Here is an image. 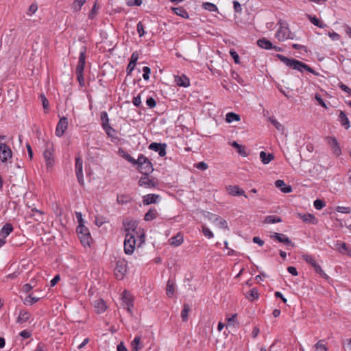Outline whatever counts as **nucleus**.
Here are the masks:
<instances>
[{
    "label": "nucleus",
    "mask_w": 351,
    "mask_h": 351,
    "mask_svg": "<svg viewBox=\"0 0 351 351\" xmlns=\"http://www.w3.org/2000/svg\"><path fill=\"white\" fill-rule=\"evenodd\" d=\"M275 185L277 188L280 189L282 193H289L292 191V187L290 185H287L282 180H278L275 182Z\"/></svg>",
    "instance_id": "nucleus-23"
},
{
    "label": "nucleus",
    "mask_w": 351,
    "mask_h": 351,
    "mask_svg": "<svg viewBox=\"0 0 351 351\" xmlns=\"http://www.w3.org/2000/svg\"><path fill=\"white\" fill-rule=\"evenodd\" d=\"M146 104L149 108H153L156 106V101L153 97H150L147 99Z\"/></svg>",
    "instance_id": "nucleus-61"
},
{
    "label": "nucleus",
    "mask_w": 351,
    "mask_h": 351,
    "mask_svg": "<svg viewBox=\"0 0 351 351\" xmlns=\"http://www.w3.org/2000/svg\"><path fill=\"white\" fill-rule=\"evenodd\" d=\"M258 295H258V289L256 288H253L247 293L246 298L249 300L252 301L255 299H258Z\"/></svg>",
    "instance_id": "nucleus-38"
},
{
    "label": "nucleus",
    "mask_w": 351,
    "mask_h": 351,
    "mask_svg": "<svg viewBox=\"0 0 351 351\" xmlns=\"http://www.w3.org/2000/svg\"><path fill=\"white\" fill-rule=\"evenodd\" d=\"M271 238L276 239L280 243L293 245L289 238L283 234L275 232L273 235H271Z\"/></svg>",
    "instance_id": "nucleus-21"
},
{
    "label": "nucleus",
    "mask_w": 351,
    "mask_h": 351,
    "mask_svg": "<svg viewBox=\"0 0 351 351\" xmlns=\"http://www.w3.org/2000/svg\"><path fill=\"white\" fill-rule=\"evenodd\" d=\"M282 219L280 217L276 215H269L267 216L264 220V223H275L281 222Z\"/></svg>",
    "instance_id": "nucleus-39"
},
{
    "label": "nucleus",
    "mask_w": 351,
    "mask_h": 351,
    "mask_svg": "<svg viewBox=\"0 0 351 351\" xmlns=\"http://www.w3.org/2000/svg\"><path fill=\"white\" fill-rule=\"evenodd\" d=\"M175 82L178 86L182 87H188L190 85L189 78L184 74L175 76Z\"/></svg>",
    "instance_id": "nucleus-19"
},
{
    "label": "nucleus",
    "mask_w": 351,
    "mask_h": 351,
    "mask_svg": "<svg viewBox=\"0 0 351 351\" xmlns=\"http://www.w3.org/2000/svg\"><path fill=\"white\" fill-rule=\"evenodd\" d=\"M100 118H101V122H102L101 125H102L103 128L110 125L109 124L108 115V113L106 111H103V112H101Z\"/></svg>",
    "instance_id": "nucleus-46"
},
{
    "label": "nucleus",
    "mask_w": 351,
    "mask_h": 351,
    "mask_svg": "<svg viewBox=\"0 0 351 351\" xmlns=\"http://www.w3.org/2000/svg\"><path fill=\"white\" fill-rule=\"evenodd\" d=\"M117 202L119 204H125L130 202V199H129L128 197H127L126 195H121L117 196Z\"/></svg>",
    "instance_id": "nucleus-50"
},
{
    "label": "nucleus",
    "mask_w": 351,
    "mask_h": 351,
    "mask_svg": "<svg viewBox=\"0 0 351 351\" xmlns=\"http://www.w3.org/2000/svg\"><path fill=\"white\" fill-rule=\"evenodd\" d=\"M160 197L157 194H147L143 197V203L144 205H149L151 204H156Z\"/></svg>",
    "instance_id": "nucleus-17"
},
{
    "label": "nucleus",
    "mask_w": 351,
    "mask_h": 351,
    "mask_svg": "<svg viewBox=\"0 0 351 351\" xmlns=\"http://www.w3.org/2000/svg\"><path fill=\"white\" fill-rule=\"evenodd\" d=\"M202 7L210 12H217L218 10L216 5L210 2L203 3Z\"/></svg>",
    "instance_id": "nucleus-43"
},
{
    "label": "nucleus",
    "mask_w": 351,
    "mask_h": 351,
    "mask_svg": "<svg viewBox=\"0 0 351 351\" xmlns=\"http://www.w3.org/2000/svg\"><path fill=\"white\" fill-rule=\"evenodd\" d=\"M30 317V313L26 311L21 310L17 317V323L22 324L26 322Z\"/></svg>",
    "instance_id": "nucleus-27"
},
{
    "label": "nucleus",
    "mask_w": 351,
    "mask_h": 351,
    "mask_svg": "<svg viewBox=\"0 0 351 351\" xmlns=\"http://www.w3.org/2000/svg\"><path fill=\"white\" fill-rule=\"evenodd\" d=\"M43 157L46 162L47 168L51 169L54 164L53 149H47L43 152Z\"/></svg>",
    "instance_id": "nucleus-15"
},
{
    "label": "nucleus",
    "mask_w": 351,
    "mask_h": 351,
    "mask_svg": "<svg viewBox=\"0 0 351 351\" xmlns=\"http://www.w3.org/2000/svg\"><path fill=\"white\" fill-rule=\"evenodd\" d=\"M95 307L98 313H104L107 308L106 302L102 299L97 300L95 302Z\"/></svg>",
    "instance_id": "nucleus-28"
},
{
    "label": "nucleus",
    "mask_w": 351,
    "mask_h": 351,
    "mask_svg": "<svg viewBox=\"0 0 351 351\" xmlns=\"http://www.w3.org/2000/svg\"><path fill=\"white\" fill-rule=\"evenodd\" d=\"M216 221H219V226L221 228L226 229L228 228V223L226 220L223 219L220 217H216L215 218Z\"/></svg>",
    "instance_id": "nucleus-54"
},
{
    "label": "nucleus",
    "mask_w": 351,
    "mask_h": 351,
    "mask_svg": "<svg viewBox=\"0 0 351 351\" xmlns=\"http://www.w3.org/2000/svg\"><path fill=\"white\" fill-rule=\"evenodd\" d=\"M143 77L145 80L147 81L149 79V74L151 73V69L149 66H144L143 68Z\"/></svg>",
    "instance_id": "nucleus-56"
},
{
    "label": "nucleus",
    "mask_w": 351,
    "mask_h": 351,
    "mask_svg": "<svg viewBox=\"0 0 351 351\" xmlns=\"http://www.w3.org/2000/svg\"><path fill=\"white\" fill-rule=\"evenodd\" d=\"M68 127V120L65 117H62L57 124L56 129V135L61 137Z\"/></svg>",
    "instance_id": "nucleus-12"
},
{
    "label": "nucleus",
    "mask_w": 351,
    "mask_h": 351,
    "mask_svg": "<svg viewBox=\"0 0 351 351\" xmlns=\"http://www.w3.org/2000/svg\"><path fill=\"white\" fill-rule=\"evenodd\" d=\"M166 293L169 297H171L174 293V284L173 282L171 280L167 281Z\"/></svg>",
    "instance_id": "nucleus-41"
},
{
    "label": "nucleus",
    "mask_w": 351,
    "mask_h": 351,
    "mask_svg": "<svg viewBox=\"0 0 351 351\" xmlns=\"http://www.w3.org/2000/svg\"><path fill=\"white\" fill-rule=\"evenodd\" d=\"M13 231V226L10 223H6L1 228V234L5 239Z\"/></svg>",
    "instance_id": "nucleus-33"
},
{
    "label": "nucleus",
    "mask_w": 351,
    "mask_h": 351,
    "mask_svg": "<svg viewBox=\"0 0 351 351\" xmlns=\"http://www.w3.org/2000/svg\"><path fill=\"white\" fill-rule=\"evenodd\" d=\"M335 249L339 252L341 254H347L351 256V249H350L347 244L340 241H337L335 243Z\"/></svg>",
    "instance_id": "nucleus-16"
},
{
    "label": "nucleus",
    "mask_w": 351,
    "mask_h": 351,
    "mask_svg": "<svg viewBox=\"0 0 351 351\" xmlns=\"http://www.w3.org/2000/svg\"><path fill=\"white\" fill-rule=\"evenodd\" d=\"M136 245L134 235L131 232H126L124 241V252L127 254H132L134 252Z\"/></svg>",
    "instance_id": "nucleus-7"
},
{
    "label": "nucleus",
    "mask_w": 351,
    "mask_h": 351,
    "mask_svg": "<svg viewBox=\"0 0 351 351\" xmlns=\"http://www.w3.org/2000/svg\"><path fill=\"white\" fill-rule=\"evenodd\" d=\"M183 241L182 235L180 233H178L169 239V243L171 245L179 246L183 243Z\"/></svg>",
    "instance_id": "nucleus-30"
},
{
    "label": "nucleus",
    "mask_w": 351,
    "mask_h": 351,
    "mask_svg": "<svg viewBox=\"0 0 351 351\" xmlns=\"http://www.w3.org/2000/svg\"><path fill=\"white\" fill-rule=\"evenodd\" d=\"M107 135L111 138L114 137V134L116 133V130L112 128L110 125L103 128Z\"/></svg>",
    "instance_id": "nucleus-49"
},
{
    "label": "nucleus",
    "mask_w": 351,
    "mask_h": 351,
    "mask_svg": "<svg viewBox=\"0 0 351 351\" xmlns=\"http://www.w3.org/2000/svg\"><path fill=\"white\" fill-rule=\"evenodd\" d=\"M12 156V152L6 144H1L0 145V160L2 162H5L9 158Z\"/></svg>",
    "instance_id": "nucleus-10"
},
{
    "label": "nucleus",
    "mask_w": 351,
    "mask_h": 351,
    "mask_svg": "<svg viewBox=\"0 0 351 351\" xmlns=\"http://www.w3.org/2000/svg\"><path fill=\"white\" fill-rule=\"evenodd\" d=\"M75 173H76V177H77L79 184L81 186H84V176H83V169H75Z\"/></svg>",
    "instance_id": "nucleus-47"
},
{
    "label": "nucleus",
    "mask_w": 351,
    "mask_h": 351,
    "mask_svg": "<svg viewBox=\"0 0 351 351\" xmlns=\"http://www.w3.org/2000/svg\"><path fill=\"white\" fill-rule=\"evenodd\" d=\"M277 25L279 27L276 32L275 36L279 41H285L288 39L293 40L295 38V34L290 31L286 21L279 20Z\"/></svg>",
    "instance_id": "nucleus-2"
},
{
    "label": "nucleus",
    "mask_w": 351,
    "mask_h": 351,
    "mask_svg": "<svg viewBox=\"0 0 351 351\" xmlns=\"http://www.w3.org/2000/svg\"><path fill=\"white\" fill-rule=\"evenodd\" d=\"M138 185L152 189L155 188L157 186V183L154 180V179L149 178V176H143L138 181Z\"/></svg>",
    "instance_id": "nucleus-13"
},
{
    "label": "nucleus",
    "mask_w": 351,
    "mask_h": 351,
    "mask_svg": "<svg viewBox=\"0 0 351 351\" xmlns=\"http://www.w3.org/2000/svg\"><path fill=\"white\" fill-rule=\"evenodd\" d=\"M119 153L128 162L132 163L133 165H136L137 159L136 160L134 159L133 157H132V156L130 154H129L128 153L125 152L123 149H119Z\"/></svg>",
    "instance_id": "nucleus-31"
},
{
    "label": "nucleus",
    "mask_w": 351,
    "mask_h": 351,
    "mask_svg": "<svg viewBox=\"0 0 351 351\" xmlns=\"http://www.w3.org/2000/svg\"><path fill=\"white\" fill-rule=\"evenodd\" d=\"M99 9V7L97 5V3L95 2L93 7L92 8L90 13L88 14V18L90 19H93L95 16L97 15V10Z\"/></svg>",
    "instance_id": "nucleus-53"
},
{
    "label": "nucleus",
    "mask_w": 351,
    "mask_h": 351,
    "mask_svg": "<svg viewBox=\"0 0 351 351\" xmlns=\"http://www.w3.org/2000/svg\"><path fill=\"white\" fill-rule=\"evenodd\" d=\"M171 9L178 16L184 19H188L189 17L187 11L183 7L172 8Z\"/></svg>",
    "instance_id": "nucleus-34"
},
{
    "label": "nucleus",
    "mask_w": 351,
    "mask_h": 351,
    "mask_svg": "<svg viewBox=\"0 0 351 351\" xmlns=\"http://www.w3.org/2000/svg\"><path fill=\"white\" fill-rule=\"evenodd\" d=\"M336 210L341 213H350L351 212V208L346 206H337L336 208Z\"/></svg>",
    "instance_id": "nucleus-60"
},
{
    "label": "nucleus",
    "mask_w": 351,
    "mask_h": 351,
    "mask_svg": "<svg viewBox=\"0 0 351 351\" xmlns=\"http://www.w3.org/2000/svg\"><path fill=\"white\" fill-rule=\"evenodd\" d=\"M339 121L346 129H348L350 127V121L343 111H340Z\"/></svg>",
    "instance_id": "nucleus-26"
},
{
    "label": "nucleus",
    "mask_w": 351,
    "mask_h": 351,
    "mask_svg": "<svg viewBox=\"0 0 351 351\" xmlns=\"http://www.w3.org/2000/svg\"><path fill=\"white\" fill-rule=\"evenodd\" d=\"M166 143L156 142L152 143L148 147L150 150L158 152L160 157H164L166 155Z\"/></svg>",
    "instance_id": "nucleus-11"
},
{
    "label": "nucleus",
    "mask_w": 351,
    "mask_h": 351,
    "mask_svg": "<svg viewBox=\"0 0 351 351\" xmlns=\"http://www.w3.org/2000/svg\"><path fill=\"white\" fill-rule=\"evenodd\" d=\"M324 341L325 340L321 339L314 346L316 351H328V349L324 344Z\"/></svg>",
    "instance_id": "nucleus-42"
},
{
    "label": "nucleus",
    "mask_w": 351,
    "mask_h": 351,
    "mask_svg": "<svg viewBox=\"0 0 351 351\" xmlns=\"http://www.w3.org/2000/svg\"><path fill=\"white\" fill-rule=\"evenodd\" d=\"M38 300V298L33 297L32 295H29L25 298L23 303L26 305H32L33 304L37 302Z\"/></svg>",
    "instance_id": "nucleus-45"
},
{
    "label": "nucleus",
    "mask_w": 351,
    "mask_h": 351,
    "mask_svg": "<svg viewBox=\"0 0 351 351\" xmlns=\"http://www.w3.org/2000/svg\"><path fill=\"white\" fill-rule=\"evenodd\" d=\"M338 86L341 90L347 93L349 95L351 96V88H349L348 86L340 82L338 84Z\"/></svg>",
    "instance_id": "nucleus-57"
},
{
    "label": "nucleus",
    "mask_w": 351,
    "mask_h": 351,
    "mask_svg": "<svg viewBox=\"0 0 351 351\" xmlns=\"http://www.w3.org/2000/svg\"><path fill=\"white\" fill-rule=\"evenodd\" d=\"M142 0H127L126 4L128 6H140L142 4Z\"/></svg>",
    "instance_id": "nucleus-59"
},
{
    "label": "nucleus",
    "mask_w": 351,
    "mask_h": 351,
    "mask_svg": "<svg viewBox=\"0 0 351 351\" xmlns=\"http://www.w3.org/2000/svg\"><path fill=\"white\" fill-rule=\"evenodd\" d=\"M158 212L156 208H151L149 210L145 213L144 219L146 221H152L156 219L158 217Z\"/></svg>",
    "instance_id": "nucleus-29"
},
{
    "label": "nucleus",
    "mask_w": 351,
    "mask_h": 351,
    "mask_svg": "<svg viewBox=\"0 0 351 351\" xmlns=\"http://www.w3.org/2000/svg\"><path fill=\"white\" fill-rule=\"evenodd\" d=\"M326 206V203L324 201L317 199L314 201V206L317 210L322 209Z\"/></svg>",
    "instance_id": "nucleus-52"
},
{
    "label": "nucleus",
    "mask_w": 351,
    "mask_h": 351,
    "mask_svg": "<svg viewBox=\"0 0 351 351\" xmlns=\"http://www.w3.org/2000/svg\"><path fill=\"white\" fill-rule=\"evenodd\" d=\"M136 30H137V32L138 33L140 37H142L145 35V32L144 30V25L141 21L138 23L137 27H136Z\"/></svg>",
    "instance_id": "nucleus-55"
},
{
    "label": "nucleus",
    "mask_w": 351,
    "mask_h": 351,
    "mask_svg": "<svg viewBox=\"0 0 351 351\" xmlns=\"http://www.w3.org/2000/svg\"><path fill=\"white\" fill-rule=\"evenodd\" d=\"M136 165H138L137 169L143 176H149L154 170L152 163L143 154L138 155Z\"/></svg>",
    "instance_id": "nucleus-3"
},
{
    "label": "nucleus",
    "mask_w": 351,
    "mask_h": 351,
    "mask_svg": "<svg viewBox=\"0 0 351 351\" xmlns=\"http://www.w3.org/2000/svg\"><path fill=\"white\" fill-rule=\"evenodd\" d=\"M227 190L228 193L231 195H243L246 198L247 197V196L245 194V191L241 189L238 186H228L227 187Z\"/></svg>",
    "instance_id": "nucleus-22"
},
{
    "label": "nucleus",
    "mask_w": 351,
    "mask_h": 351,
    "mask_svg": "<svg viewBox=\"0 0 351 351\" xmlns=\"http://www.w3.org/2000/svg\"><path fill=\"white\" fill-rule=\"evenodd\" d=\"M84 2H85V0H75V1L73 2V3L72 5V8L75 12H77L81 9V8L83 5V4L84 3Z\"/></svg>",
    "instance_id": "nucleus-48"
},
{
    "label": "nucleus",
    "mask_w": 351,
    "mask_h": 351,
    "mask_svg": "<svg viewBox=\"0 0 351 351\" xmlns=\"http://www.w3.org/2000/svg\"><path fill=\"white\" fill-rule=\"evenodd\" d=\"M194 167L202 171H204L207 169L208 167V165L204 162H199L198 163H196L194 165Z\"/></svg>",
    "instance_id": "nucleus-62"
},
{
    "label": "nucleus",
    "mask_w": 351,
    "mask_h": 351,
    "mask_svg": "<svg viewBox=\"0 0 351 351\" xmlns=\"http://www.w3.org/2000/svg\"><path fill=\"white\" fill-rule=\"evenodd\" d=\"M328 143L329 144L334 154L336 156H339L341 154V150L339 144L335 137H328Z\"/></svg>",
    "instance_id": "nucleus-14"
},
{
    "label": "nucleus",
    "mask_w": 351,
    "mask_h": 351,
    "mask_svg": "<svg viewBox=\"0 0 351 351\" xmlns=\"http://www.w3.org/2000/svg\"><path fill=\"white\" fill-rule=\"evenodd\" d=\"M138 53H133L131 56V58H130V62L127 66V69H126V71H127V74L129 75H131V73H132V71H134V67L136 66V62L138 60Z\"/></svg>",
    "instance_id": "nucleus-20"
},
{
    "label": "nucleus",
    "mask_w": 351,
    "mask_h": 351,
    "mask_svg": "<svg viewBox=\"0 0 351 351\" xmlns=\"http://www.w3.org/2000/svg\"><path fill=\"white\" fill-rule=\"evenodd\" d=\"M257 45L259 47L265 49H271L273 47V44L265 38L258 39Z\"/></svg>",
    "instance_id": "nucleus-24"
},
{
    "label": "nucleus",
    "mask_w": 351,
    "mask_h": 351,
    "mask_svg": "<svg viewBox=\"0 0 351 351\" xmlns=\"http://www.w3.org/2000/svg\"><path fill=\"white\" fill-rule=\"evenodd\" d=\"M260 158L264 165H267L274 159V155L273 154H267L265 152L262 151L260 152Z\"/></svg>",
    "instance_id": "nucleus-25"
},
{
    "label": "nucleus",
    "mask_w": 351,
    "mask_h": 351,
    "mask_svg": "<svg viewBox=\"0 0 351 351\" xmlns=\"http://www.w3.org/2000/svg\"><path fill=\"white\" fill-rule=\"evenodd\" d=\"M281 62H282L285 64H286L287 66L293 69H295V70H298L299 71H301L302 72L303 70H305L311 73H313V74H315V75H317V73L311 68L310 67L308 64L300 61V60H295V59H293V58H289L282 54H276V56Z\"/></svg>",
    "instance_id": "nucleus-1"
},
{
    "label": "nucleus",
    "mask_w": 351,
    "mask_h": 351,
    "mask_svg": "<svg viewBox=\"0 0 351 351\" xmlns=\"http://www.w3.org/2000/svg\"><path fill=\"white\" fill-rule=\"evenodd\" d=\"M77 236L84 246H90L92 240L89 230L84 224L78 225L76 228Z\"/></svg>",
    "instance_id": "nucleus-5"
},
{
    "label": "nucleus",
    "mask_w": 351,
    "mask_h": 351,
    "mask_svg": "<svg viewBox=\"0 0 351 351\" xmlns=\"http://www.w3.org/2000/svg\"><path fill=\"white\" fill-rule=\"evenodd\" d=\"M233 8H234V12L237 13H240L242 11L241 4L237 1H233Z\"/></svg>",
    "instance_id": "nucleus-64"
},
{
    "label": "nucleus",
    "mask_w": 351,
    "mask_h": 351,
    "mask_svg": "<svg viewBox=\"0 0 351 351\" xmlns=\"http://www.w3.org/2000/svg\"><path fill=\"white\" fill-rule=\"evenodd\" d=\"M230 145L237 149L238 154H240L241 156L244 157L247 156V153L246 152L244 146L239 145L236 141L232 142Z\"/></svg>",
    "instance_id": "nucleus-32"
},
{
    "label": "nucleus",
    "mask_w": 351,
    "mask_h": 351,
    "mask_svg": "<svg viewBox=\"0 0 351 351\" xmlns=\"http://www.w3.org/2000/svg\"><path fill=\"white\" fill-rule=\"evenodd\" d=\"M123 225L125 227V232H130V230L134 231L136 228L137 227V223L135 221H130L127 223H123Z\"/></svg>",
    "instance_id": "nucleus-40"
},
{
    "label": "nucleus",
    "mask_w": 351,
    "mask_h": 351,
    "mask_svg": "<svg viewBox=\"0 0 351 351\" xmlns=\"http://www.w3.org/2000/svg\"><path fill=\"white\" fill-rule=\"evenodd\" d=\"M141 342V337H135L134 340L132 341V351H138L140 349L138 346Z\"/></svg>",
    "instance_id": "nucleus-51"
},
{
    "label": "nucleus",
    "mask_w": 351,
    "mask_h": 351,
    "mask_svg": "<svg viewBox=\"0 0 351 351\" xmlns=\"http://www.w3.org/2000/svg\"><path fill=\"white\" fill-rule=\"evenodd\" d=\"M241 118L240 116L238 114H236L234 112H228L226 114V121L228 123H232V121H240Z\"/></svg>",
    "instance_id": "nucleus-37"
},
{
    "label": "nucleus",
    "mask_w": 351,
    "mask_h": 351,
    "mask_svg": "<svg viewBox=\"0 0 351 351\" xmlns=\"http://www.w3.org/2000/svg\"><path fill=\"white\" fill-rule=\"evenodd\" d=\"M75 169H83V160L81 158H75Z\"/></svg>",
    "instance_id": "nucleus-63"
},
{
    "label": "nucleus",
    "mask_w": 351,
    "mask_h": 351,
    "mask_svg": "<svg viewBox=\"0 0 351 351\" xmlns=\"http://www.w3.org/2000/svg\"><path fill=\"white\" fill-rule=\"evenodd\" d=\"M127 271V263L125 260H119L117 262L116 267L114 269V274L116 278L119 280L123 278Z\"/></svg>",
    "instance_id": "nucleus-9"
},
{
    "label": "nucleus",
    "mask_w": 351,
    "mask_h": 351,
    "mask_svg": "<svg viewBox=\"0 0 351 351\" xmlns=\"http://www.w3.org/2000/svg\"><path fill=\"white\" fill-rule=\"evenodd\" d=\"M86 49L82 51L80 53L78 64L75 69L77 80L81 86H84V79L83 72L86 64Z\"/></svg>",
    "instance_id": "nucleus-4"
},
{
    "label": "nucleus",
    "mask_w": 351,
    "mask_h": 351,
    "mask_svg": "<svg viewBox=\"0 0 351 351\" xmlns=\"http://www.w3.org/2000/svg\"><path fill=\"white\" fill-rule=\"evenodd\" d=\"M308 19L309 21L315 26L319 27L320 28L324 27L326 26V24H324L318 18L315 16L308 15Z\"/></svg>",
    "instance_id": "nucleus-35"
},
{
    "label": "nucleus",
    "mask_w": 351,
    "mask_h": 351,
    "mask_svg": "<svg viewBox=\"0 0 351 351\" xmlns=\"http://www.w3.org/2000/svg\"><path fill=\"white\" fill-rule=\"evenodd\" d=\"M302 258L304 261L310 264L314 268L315 272L317 273L322 278L324 279L329 278L328 276L322 269L321 266L315 261L313 256L310 254H303Z\"/></svg>",
    "instance_id": "nucleus-6"
},
{
    "label": "nucleus",
    "mask_w": 351,
    "mask_h": 351,
    "mask_svg": "<svg viewBox=\"0 0 351 351\" xmlns=\"http://www.w3.org/2000/svg\"><path fill=\"white\" fill-rule=\"evenodd\" d=\"M202 232L204 236L208 239L213 238L214 236L213 233L210 230V229L204 226H202Z\"/></svg>",
    "instance_id": "nucleus-58"
},
{
    "label": "nucleus",
    "mask_w": 351,
    "mask_h": 351,
    "mask_svg": "<svg viewBox=\"0 0 351 351\" xmlns=\"http://www.w3.org/2000/svg\"><path fill=\"white\" fill-rule=\"evenodd\" d=\"M121 300L127 311L132 314L134 306V297L132 293L127 290H124L121 294Z\"/></svg>",
    "instance_id": "nucleus-8"
},
{
    "label": "nucleus",
    "mask_w": 351,
    "mask_h": 351,
    "mask_svg": "<svg viewBox=\"0 0 351 351\" xmlns=\"http://www.w3.org/2000/svg\"><path fill=\"white\" fill-rule=\"evenodd\" d=\"M269 121L276 128V130H278V131H283V125L280 122H278L274 117H269Z\"/></svg>",
    "instance_id": "nucleus-44"
},
{
    "label": "nucleus",
    "mask_w": 351,
    "mask_h": 351,
    "mask_svg": "<svg viewBox=\"0 0 351 351\" xmlns=\"http://www.w3.org/2000/svg\"><path fill=\"white\" fill-rule=\"evenodd\" d=\"M191 311V307L189 304H184L183 309L181 311V317L183 322H186L188 319V314Z\"/></svg>",
    "instance_id": "nucleus-36"
},
{
    "label": "nucleus",
    "mask_w": 351,
    "mask_h": 351,
    "mask_svg": "<svg viewBox=\"0 0 351 351\" xmlns=\"http://www.w3.org/2000/svg\"><path fill=\"white\" fill-rule=\"evenodd\" d=\"M298 217L301 219L304 222L311 224H317L318 222L317 219L314 216V215L311 213L301 214L298 213Z\"/></svg>",
    "instance_id": "nucleus-18"
}]
</instances>
